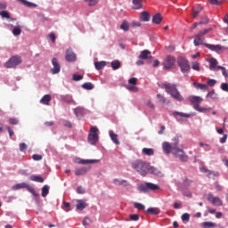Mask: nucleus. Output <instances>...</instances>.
Listing matches in <instances>:
<instances>
[{"instance_id":"obj_37","label":"nucleus","mask_w":228,"mask_h":228,"mask_svg":"<svg viewBox=\"0 0 228 228\" xmlns=\"http://www.w3.org/2000/svg\"><path fill=\"white\" fill-rule=\"evenodd\" d=\"M42 197H46L49 195V186L48 185H44L42 188Z\"/></svg>"},{"instance_id":"obj_33","label":"nucleus","mask_w":228,"mask_h":228,"mask_svg":"<svg viewBox=\"0 0 228 228\" xmlns=\"http://www.w3.org/2000/svg\"><path fill=\"white\" fill-rule=\"evenodd\" d=\"M29 181H34L35 183H44V179L42 178V176L38 175H31L29 177Z\"/></svg>"},{"instance_id":"obj_51","label":"nucleus","mask_w":228,"mask_h":228,"mask_svg":"<svg viewBox=\"0 0 228 228\" xmlns=\"http://www.w3.org/2000/svg\"><path fill=\"white\" fill-rule=\"evenodd\" d=\"M129 217H130V220H132L133 222H138L140 220V216L136 214L130 215Z\"/></svg>"},{"instance_id":"obj_18","label":"nucleus","mask_w":228,"mask_h":228,"mask_svg":"<svg viewBox=\"0 0 228 228\" xmlns=\"http://www.w3.org/2000/svg\"><path fill=\"white\" fill-rule=\"evenodd\" d=\"M148 174H151L152 175H158L159 177H163V173L154 167L150 166L148 168Z\"/></svg>"},{"instance_id":"obj_29","label":"nucleus","mask_w":228,"mask_h":228,"mask_svg":"<svg viewBox=\"0 0 228 228\" xmlns=\"http://www.w3.org/2000/svg\"><path fill=\"white\" fill-rule=\"evenodd\" d=\"M209 64H210V70H216V65H218V61H216V59L215 58H211L209 60Z\"/></svg>"},{"instance_id":"obj_20","label":"nucleus","mask_w":228,"mask_h":228,"mask_svg":"<svg viewBox=\"0 0 228 228\" xmlns=\"http://www.w3.org/2000/svg\"><path fill=\"white\" fill-rule=\"evenodd\" d=\"M162 20H163V16L159 12L156 13L152 17L153 24H161Z\"/></svg>"},{"instance_id":"obj_53","label":"nucleus","mask_w":228,"mask_h":228,"mask_svg":"<svg viewBox=\"0 0 228 228\" xmlns=\"http://www.w3.org/2000/svg\"><path fill=\"white\" fill-rule=\"evenodd\" d=\"M27 149H28V144L27 143H25V142L20 143V152L26 151Z\"/></svg>"},{"instance_id":"obj_3","label":"nucleus","mask_w":228,"mask_h":228,"mask_svg":"<svg viewBox=\"0 0 228 228\" xmlns=\"http://www.w3.org/2000/svg\"><path fill=\"white\" fill-rule=\"evenodd\" d=\"M188 101L192 103V106L196 111H200V113H204L208 111V109L200 107V103L202 102L203 99L200 96H189Z\"/></svg>"},{"instance_id":"obj_57","label":"nucleus","mask_w":228,"mask_h":228,"mask_svg":"<svg viewBox=\"0 0 228 228\" xmlns=\"http://www.w3.org/2000/svg\"><path fill=\"white\" fill-rule=\"evenodd\" d=\"M42 155L39 154H34L32 155V159H34V161H40L42 160Z\"/></svg>"},{"instance_id":"obj_46","label":"nucleus","mask_w":228,"mask_h":228,"mask_svg":"<svg viewBox=\"0 0 228 228\" xmlns=\"http://www.w3.org/2000/svg\"><path fill=\"white\" fill-rule=\"evenodd\" d=\"M114 184H117L118 186H122L125 183H127L126 180H119L118 178H115L113 180Z\"/></svg>"},{"instance_id":"obj_31","label":"nucleus","mask_w":228,"mask_h":228,"mask_svg":"<svg viewBox=\"0 0 228 228\" xmlns=\"http://www.w3.org/2000/svg\"><path fill=\"white\" fill-rule=\"evenodd\" d=\"M145 213H148L149 215H159L160 211L158 208H149Z\"/></svg>"},{"instance_id":"obj_45","label":"nucleus","mask_w":228,"mask_h":228,"mask_svg":"<svg viewBox=\"0 0 228 228\" xmlns=\"http://www.w3.org/2000/svg\"><path fill=\"white\" fill-rule=\"evenodd\" d=\"M20 33H22V29H20V28H19V27H15L12 29V35H14V37H19V35H20Z\"/></svg>"},{"instance_id":"obj_40","label":"nucleus","mask_w":228,"mask_h":228,"mask_svg":"<svg viewBox=\"0 0 228 228\" xmlns=\"http://www.w3.org/2000/svg\"><path fill=\"white\" fill-rule=\"evenodd\" d=\"M200 25V24H209V18L208 17V15H203L200 19V20L199 21Z\"/></svg>"},{"instance_id":"obj_6","label":"nucleus","mask_w":228,"mask_h":228,"mask_svg":"<svg viewBox=\"0 0 228 228\" xmlns=\"http://www.w3.org/2000/svg\"><path fill=\"white\" fill-rule=\"evenodd\" d=\"M174 144H170L168 142H164L162 144V149L165 154H174V151H175L177 145H179V137H175L174 138Z\"/></svg>"},{"instance_id":"obj_12","label":"nucleus","mask_w":228,"mask_h":228,"mask_svg":"<svg viewBox=\"0 0 228 228\" xmlns=\"http://www.w3.org/2000/svg\"><path fill=\"white\" fill-rule=\"evenodd\" d=\"M174 156H175V158H178L180 159V161H188V157L186 154H184V151L183 150H181L180 148H178L176 146V148L175 149V151H173Z\"/></svg>"},{"instance_id":"obj_50","label":"nucleus","mask_w":228,"mask_h":228,"mask_svg":"<svg viewBox=\"0 0 228 228\" xmlns=\"http://www.w3.org/2000/svg\"><path fill=\"white\" fill-rule=\"evenodd\" d=\"M0 15L3 17V19H10V12H8V11L1 12Z\"/></svg>"},{"instance_id":"obj_8","label":"nucleus","mask_w":228,"mask_h":228,"mask_svg":"<svg viewBox=\"0 0 228 228\" xmlns=\"http://www.w3.org/2000/svg\"><path fill=\"white\" fill-rule=\"evenodd\" d=\"M23 188H26V190H28L29 193H31L34 197H37V198L40 197L38 192L35 191V188H33V186L29 185L27 183H17L12 186V190H22Z\"/></svg>"},{"instance_id":"obj_44","label":"nucleus","mask_w":228,"mask_h":228,"mask_svg":"<svg viewBox=\"0 0 228 228\" xmlns=\"http://www.w3.org/2000/svg\"><path fill=\"white\" fill-rule=\"evenodd\" d=\"M157 99L160 104H165V102H167V98L160 94H157Z\"/></svg>"},{"instance_id":"obj_35","label":"nucleus","mask_w":228,"mask_h":228,"mask_svg":"<svg viewBox=\"0 0 228 228\" xmlns=\"http://www.w3.org/2000/svg\"><path fill=\"white\" fill-rule=\"evenodd\" d=\"M96 70H102L103 67H106V61H98L94 63Z\"/></svg>"},{"instance_id":"obj_10","label":"nucleus","mask_w":228,"mask_h":228,"mask_svg":"<svg viewBox=\"0 0 228 228\" xmlns=\"http://www.w3.org/2000/svg\"><path fill=\"white\" fill-rule=\"evenodd\" d=\"M175 57L173 55H167L163 61V67L166 70H170L175 66Z\"/></svg>"},{"instance_id":"obj_58","label":"nucleus","mask_w":228,"mask_h":228,"mask_svg":"<svg viewBox=\"0 0 228 228\" xmlns=\"http://www.w3.org/2000/svg\"><path fill=\"white\" fill-rule=\"evenodd\" d=\"M126 88L127 90H129V92H134V93L138 92V87L134 86H128Z\"/></svg>"},{"instance_id":"obj_9","label":"nucleus","mask_w":228,"mask_h":228,"mask_svg":"<svg viewBox=\"0 0 228 228\" xmlns=\"http://www.w3.org/2000/svg\"><path fill=\"white\" fill-rule=\"evenodd\" d=\"M88 142L90 145H95L99 142V128L92 126L88 134Z\"/></svg>"},{"instance_id":"obj_14","label":"nucleus","mask_w":228,"mask_h":228,"mask_svg":"<svg viewBox=\"0 0 228 228\" xmlns=\"http://www.w3.org/2000/svg\"><path fill=\"white\" fill-rule=\"evenodd\" d=\"M52 64H53V68L51 69V73L52 74H60V70H61V66H60V63L58 62V59L53 58Z\"/></svg>"},{"instance_id":"obj_25","label":"nucleus","mask_w":228,"mask_h":228,"mask_svg":"<svg viewBox=\"0 0 228 228\" xmlns=\"http://www.w3.org/2000/svg\"><path fill=\"white\" fill-rule=\"evenodd\" d=\"M211 29H213V28H204V29L200 30L198 34H196L194 36V38H199V37L202 38V37L208 35V33H209V31H211Z\"/></svg>"},{"instance_id":"obj_17","label":"nucleus","mask_w":228,"mask_h":228,"mask_svg":"<svg viewBox=\"0 0 228 228\" xmlns=\"http://www.w3.org/2000/svg\"><path fill=\"white\" fill-rule=\"evenodd\" d=\"M200 170L201 172H205V174H207V177H208L209 179H215V177H218L219 175L218 172L209 171L204 167H201Z\"/></svg>"},{"instance_id":"obj_23","label":"nucleus","mask_w":228,"mask_h":228,"mask_svg":"<svg viewBox=\"0 0 228 228\" xmlns=\"http://www.w3.org/2000/svg\"><path fill=\"white\" fill-rule=\"evenodd\" d=\"M110 137L112 140L113 143H115V145H120V141H118V135L113 133V131H110Z\"/></svg>"},{"instance_id":"obj_30","label":"nucleus","mask_w":228,"mask_h":228,"mask_svg":"<svg viewBox=\"0 0 228 228\" xmlns=\"http://www.w3.org/2000/svg\"><path fill=\"white\" fill-rule=\"evenodd\" d=\"M202 11V6L199 5L196 8L192 9V19H197L199 17V13Z\"/></svg>"},{"instance_id":"obj_32","label":"nucleus","mask_w":228,"mask_h":228,"mask_svg":"<svg viewBox=\"0 0 228 228\" xmlns=\"http://www.w3.org/2000/svg\"><path fill=\"white\" fill-rule=\"evenodd\" d=\"M193 86L195 88H197V90H208V85H206V84H200V83L194 82Z\"/></svg>"},{"instance_id":"obj_11","label":"nucleus","mask_w":228,"mask_h":228,"mask_svg":"<svg viewBox=\"0 0 228 228\" xmlns=\"http://www.w3.org/2000/svg\"><path fill=\"white\" fill-rule=\"evenodd\" d=\"M139 60H148V65H151L154 61V57L151 55V51L143 50L141 52L140 55L138 56Z\"/></svg>"},{"instance_id":"obj_39","label":"nucleus","mask_w":228,"mask_h":228,"mask_svg":"<svg viewBox=\"0 0 228 228\" xmlns=\"http://www.w3.org/2000/svg\"><path fill=\"white\" fill-rule=\"evenodd\" d=\"M82 87L85 90H94V84L90 83V82H86L85 84L82 85Z\"/></svg>"},{"instance_id":"obj_49","label":"nucleus","mask_w":228,"mask_h":228,"mask_svg":"<svg viewBox=\"0 0 228 228\" xmlns=\"http://www.w3.org/2000/svg\"><path fill=\"white\" fill-rule=\"evenodd\" d=\"M191 183H193V181L190 178H184L183 180V185L186 187L191 186Z\"/></svg>"},{"instance_id":"obj_55","label":"nucleus","mask_w":228,"mask_h":228,"mask_svg":"<svg viewBox=\"0 0 228 228\" xmlns=\"http://www.w3.org/2000/svg\"><path fill=\"white\" fill-rule=\"evenodd\" d=\"M192 69L193 70H197L199 72V70H200V65L199 64V62H192Z\"/></svg>"},{"instance_id":"obj_59","label":"nucleus","mask_w":228,"mask_h":228,"mask_svg":"<svg viewBox=\"0 0 228 228\" xmlns=\"http://www.w3.org/2000/svg\"><path fill=\"white\" fill-rule=\"evenodd\" d=\"M207 97H210V99H216V93H215V91H211L207 94Z\"/></svg>"},{"instance_id":"obj_34","label":"nucleus","mask_w":228,"mask_h":228,"mask_svg":"<svg viewBox=\"0 0 228 228\" xmlns=\"http://www.w3.org/2000/svg\"><path fill=\"white\" fill-rule=\"evenodd\" d=\"M142 152L146 156H154V150L151 148H143Z\"/></svg>"},{"instance_id":"obj_43","label":"nucleus","mask_w":228,"mask_h":228,"mask_svg":"<svg viewBox=\"0 0 228 228\" xmlns=\"http://www.w3.org/2000/svg\"><path fill=\"white\" fill-rule=\"evenodd\" d=\"M111 67H112L113 70H117V69H120V61H112Z\"/></svg>"},{"instance_id":"obj_15","label":"nucleus","mask_w":228,"mask_h":228,"mask_svg":"<svg viewBox=\"0 0 228 228\" xmlns=\"http://www.w3.org/2000/svg\"><path fill=\"white\" fill-rule=\"evenodd\" d=\"M207 200L213 203L214 206H222L223 204L222 200H220L218 197L213 196V194H208Z\"/></svg>"},{"instance_id":"obj_4","label":"nucleus","mask_w":228,"mask_h":228,"mask_svg":"<svg viewBox=\"0 0 228 228\" xmlns=\"http://www.w3.org/2000/svg\"><path fill=\"white\" fill-rule=\"evenodd\" d=\"M137 190L142 193H149V191H158V190H159V185L146 182L144 184H139Z\"/></svg>"},{"instance_id":"obj_19","label":"nucleus","mask_w":228,"mask_h":228,"mask_svg":"<svg viewBox=\"0 0 228 228\" xmlns=\"http://www.w3.org/2000/svg\"><path fill=\"white\" fill-rule=\"evenodd\" d=\"M90 170V167H83L75 170V175H85Z\"/></svg>"},{"instance_id":"obj_5","label":"nucleus","mask_w":228,"mask_h":228,"mask_svg":"<svg viewBox=\"0 0 228 228\" xmlns=\"http://www.w3.org/2000/svg\"><path fill=\"white\" fill-rule=\"evenodd\" d=\"M176 62L181 72L183 73L184 76H188L191 69L190 61H188V59L184 57H178Z\"/></svg>"},{"instance_id":"obj_36","label":"nucleus","mask_w":228,"mask_h":228,"mask_svg":"<svg viewBox=\"0 0 228 228\" xmlns=\"http://www.w3.org/2000/svg\"><path fill=\"white\" fill-rule=\"evenodd\" d=\"M87 6H97L99 0H84Z\"/></svg>"},{"instance_id":"obj_16","label":"nucleus","mask_w":228,"mask_h":228,"mask_svg":"<svg viewBox=\"0 0 228 228\" xmlns=\"http://www.w3.org/2000/svg\"><path fill=\"white\" fill-rule=\"evenodd\" d=\"M65 60L69 62L76 61V53L72 51V48L66 51Z\"/></svg>"},{"instance_id":"obj_60","label":"nucleus","mask_w":228,"mask_h":228,"mask_svg":"<svg viewBox=\"0 0 228 228\" xmlns=\"http://www.w3.org/2000/svg\"><path fill=\"white\" fill-rule=\"evenodd\" d=\"M77 193H78L79 195H83V193H85V189L83 188V186H78L77 188Z\"/></svg>"},{"instance_id":"obj_61","label":"nucleus","mask_w":228,"mask_h":228,"mask_svg":"<svg viewBox=\"0 0 228 228\" xmlns=\"http://www.w3.org/2000/svg\"><path fill=\"white\" fill-rule=\"evenodd\" d=\"M137 81H138V78L132 77V78H129L128 83L129 85H136Z\"/></svg>"},{"instance_id":"obj_24","label":"nucleus","mask_w":228,"mask_h":228,"mask_svg":"<svg viewBox=\"0 0 228 228\" xmlns=\"http://www.w3.org/2000/svg\"><path fill=\"white\" fill-rule=\"evenodd\" d=\"M49 102H51V94H45L40 100V103L45 106H49Z\"/></svg>"},{"instance_id":"obj_28","label":"nucleus","mask_w":228,"mask_h":228,"mask_svg":"<svg viewBox=\"0 0 228 228\" xmlns=\"http://www.w3.org/2000/svg\"><path fill=\"white\" fill-rule=\"evenodd\" d=\"M20 3H21V4H24V6H27L28 8H37V6H38L37 4H33L31 2H28L27 0H17Z\"/></svg>"},{"instance_id":"obj_7","label":"nucleus","mask_w":228,"mask_h":228,"mask_svg":"<svg viewBox=\"0 0 228 228\" xmlns=\"http://www.w3.org/2000/svg\"><path fill=\"white\" fill-rule=\"evenodd\" d=\"M21 63L22 59L20 56L13 55L4 63V67L5 69H15V67H18V65H20Z\"/></svg>"},{"instance_id":"obj_63","label":"nucleus","mask_w":228,"mask_h":228,"mask_svg":"<svg viewBox=\"0 0 228 228\" xmlns=\"http://www.w3.org/2000/svg\"><path fill=\"white\" fill-rule=\"evenodd\" d=\"M221 89L224 91V92H228V84L227 83H223L221 85Z\"/></svg>"},{"instance_id":"obj_56","label":"nucleus","mask_w":228,"mask_h":228,"mask_svg":"<svg viewBox=\"0 0 228 228\" xmlns=\"http://www.w3.org/2000/svg\"><path fill=\"white\" fill-rule=\"evenodd\" d=\"M203 227L204 228L215 227V224L212 222H204Z\"/></svg>"},{"instance_id":"obj_42","label":"nucleus","mask_w":228,"mask_h":228,"mask_svg":"<svg viewBox=\"0 0 228 228\" xmlns=\"http://www.w3.org/2000/svg\"><path fill=\"white\" fill-rule=\"evenodd\" d=\"M194 45H202L204 44V39L202 37H195L193 41Z\"/></svg>"},{"instance_id":"obj_21","label":"nucleus","mask_w":228,"mask_h":228,"mask_svg":"<svg viewBox=\"0 0 228 228\" xmlns=\"http://www.w3.org/2000/svg\"><path fill=\"white\" fill-rule=\"evenodd\" d=\"M173 117H175L176 118V120H180L179 117H184L185 118H190V117H191V114L175 111V112H173Z\"/></svg>"},{"instance_id":"obj_13","label":"nucleus","mask_w":228,"mask_h":228,"mask_svg":"<svg viewBox=\"0 0 228 228\" xmlns=\"http://www.w3.org/2000/svg\"><path fill=\"white\" fill-rule=\"evenodd\" d=\"M204 45L208 49H210V51H215L216 53H220V51H225L227 49L226 47L220 45L204 44Z\"/></svg>"},{"instance_id":"obj_22","label":"nucleus","mask_w":228,"mask_h":228,"mask_svg":"<svg viewBox=\"0 0 228 228\" xmlns=\"http://www.w3.org/2000/svg\"><path fill=\"white\" fill-rule=\"evenodd\" d=\"M61 100L63 102H67L68 104H71V102H74V99L72 98V95H70V94L61 95Z\"/></svg>"},{"instance_id":"obj_62","label":"nucleus","mask_w":228,"mask_h":228,"mask_svg":"<svg viewBox=\"0 0 228 228\" xmlns=\"http://www.w3.org/2000/svg\"><path fill=\"white\" fill-rule=\"evenodd\" d=\"M83 79V76L81 75H73V81H81Z\"/></svg>"},{"instance_id":"obj_1","label":"nucleus","mask_w":228,"mask_h":228,"mask_svg":"<svg viewBox=\"0 0 228 228\" xmlns=\"http://www.w3.org/2000/svg\"><path fill=\"white\" fill-rule=\"evenodd\" d=\"M150 164L143 160H135L132 163V167L136 170L140 175L145 177L149 174Z\"/></svg>"},{"instance_id":"obj_64","label":"nucleus","mask_w":228,"mask_h":228,"mask_svg":"<svg viewBox=\"0 0 228 228\" xmlns=\"http://www.w3.org/2000/svg\"><path fill=\"white\" fill-rule=\"evenodd\" d=\"M208 86H215L216 85V80H215V79H209V80L208 81Z\"/></svg>"},{"instance_id":"obj_47","label":"nucleus","mask_w":228,"mask_h":228,"mask_svg":"<svg viewBox=\"0 0 228 228\" xmlns=\"http://www.w3.org/2000/svg\"><path fill=\"white\" fill-rule=\"evenodd\" d=\"M78 163L80 164V165H89V163H95V160H93V159H80L79 161H78Z\"/></svg>"},{"instance_id":"obj_38","label":"nucleus","mask_w":228,"mask_h":228,"mask_svg":"<svg viewBox=\"0 0 228 228\" xmlns=\"http://www.w3.org/2000/svg\"><path fill=\"white\" fill-rule=\"evenodd\" d=\"M120 29H122L123 31H129V22L126 20L123 21L120 25Z\"/></svg>"},{"instance_id":"obj_54","label":"nucleus","mask_w":228,"mask_h":228,"mask_svg":"<svg viewBox=\"0 0 228 228\" xmlns=\"http://www.w3.org/2000/svg\"><path fill=\"white\" fill-rule=\"evenodd\" d=\"M182 220L183 222H190V214L184 213L182 215Z\"/></svg>"},{"instance_id":"obj_27","label":"nucleus","mask_w":228,"mask_h":228,"mask_svg":"<svg viewBox=\"0 0 228 228\" xmlns=\"http://www.w3.org/2000/svg\"><path fill=\"white\" fill-rule=\"evenodd\" d=\"M141 20H142V22H149L151 20V14L148 12H142L141 14Z\"/></svg>"},{"instance_id":"obj_26","label":"nucleus","mask_w":228,"mask_h":228,"mask_svg":"<svg viewBox=\"0 0 228 228\" xmlns=\"http://www.w3.org/2000/svg\"><path fill=\"white\" fill-rule=\"evenodd\" d=\"M87 204L86 202H85V200H78L77 201V209L78 211H83V209H85V208H86Z\"/></svg>"},{"instance_id":"obj_48","label":"nucleus","mask_w":228,"mask_h":228,"mask_svg":"<svg viewBox=\"0 0 228 228\" xmlns=\"http://www.w3.org/2000/svg\"><path fill=\"white\" fill-rule=\"evenodd\" d=\"M210 4H214L216 6H222V1L220 0H208Z\"/></svg>"},{"instance_id":"obj_2","label":"nucleus","mask_w":228,"mask_h":228,"mask_svg":"<svg viewBox=\"0 0 228 228\" xmlns=\"http://www.w3.org/2000/svg\"><path fill=\"white\" fill-rule=\"evenodd\" d=\"M164 88L167 94L171 95V97H173V99H175V101H178V102H182V101H184V98L183 97L179 90H177V87L175 86V85L165 84Z\"/></svg>"},{"instance_id":"obj_41","label":"nucleus","mask_w":228,"mask_h":228,"mask_svg":"<svg viewBox=\"0 0 228 228\" xmlns=\"http://www.w3.org/2000/svg\"><path fill=\"white\" fill-rule=\"evenodd\" d=\"M133 4L135 10H140L142 8V0H133Z\"/></svg>"},{"instance_id":"obj_52","label":"nucleus","mask_w":228,"mask_h":228,"mask_svg":"<svg viewBox=\"0 0 228 228\" xmlns=\"http://www.w3.org/2000/svg\"><path fill=\"white\" fill-rule=\"evenodd\" d=\"M135 209H139L140 211L145 209V206L142 203H134Z\"/></svg>"}]
</instances>
